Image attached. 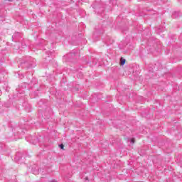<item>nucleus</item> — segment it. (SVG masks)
Segmentation results:
<instances>
[{"label":"nucleus","instance_id":"obj_1","mask_svg":"<svg viewBox=\"0 0 182 182\" xmlns=\"http://www.w3.org/2000/svg\"><path fill=\"white\" fill-rule=\"evenodd\" d=\"M20 66L24 69H26V68H35V66H36V60L30 58L29 60L21 62Z\"/></svg>","mask_w":182,"mask_h":182},{"label":"nucleus","instance_id":"obj_2","mask_svg":"<svg viewBox=\"0 0 182 182\" xmlns=\"http://www.w3.org/2000/svg\"><path fill=\"white\" fill-rule=\"evenodd\" d=\"M68 62H73L76 59V50H73L70 53H68L65 56Z\"/></svg>","mask_w":182,"mask_h":182},{"label":"nucleus","instance_id":"obj_3","mask_svg":"<svg viewBox=\"0 0 182 182\" xmlns=\"http://www.w3.org/2000/svg\"><path fill=\"white\" fill-rule=\"evenodd\" d=\"M180 16H181V13L180 11H174L172 14V18H173V19H177V18H180Z\"/></svg>","mask_w":182,"mask_h":182},{"label":"nucleus","instance_id":"obj_4","mask_svg":"<svg viewBox=\"0 0 182 182\" xmlns=\"http://www.w3.org/2000/svg\"><path fill=\"white\" fill-rule=\"evenodd\" d=\"M30 140H31L30 142L34 145L38 144V141H39V140L35 136H31V139Z\"/></svg>","mask_w":182,"mask_h":182},{"label":"nucleus","instance_id":"obj_5","mask_svg":"<svg viewBox=\"0 0 182 182\" xmlns=\"http://www.w3.org/2000/svg\"><path fill=\"white\" fill-rule=\"evenodd\" d=\"M114 42V39H112V38H110V37H107V38H106V44L107 46L112 45V43H113Z\"/></svg>","mask_w":182,"mask_h":182},{"label":"nucleus","instance_id":"obj_6","mask_svg":"<svg viewBox=\"0 0 182 182\" xmlns=\"http://www.w3.org/2000/svg\"><path fill=\"white\" fill-rule=\"evenodd\" d=\"M21 159H22V154L21 152H18L16 154L15 160H16V161H19V160H21Z\"/></svg>","mask_w":182,"mask_h":182},{"label":"nucleus","instance_id":"obj_7","mask_svg":"<svg viewBox=\"0 0 182 182\" xmlns=\"http://www.w3.org/2000/svg\"><path fill=\"white\" fill-rule=\"evenodd\" d=\"M125 64H126V59H124V58H123V57H122L120 58V65L124 66Z\"/></svg>","mask_w":182,"mask_h":182},{"label":"nucleus","instance_id":"obj_8","mask_svg":"<svg viewBox=\"0 0 182 182\" xmlns=\"http://www.w3.org/2000/svg\"><path fill=\"white\" fill-rule=\"evenodd\" d=\"M18 36H19V33H15L13 36H12V39L14 41V39H15V38H18Z\"/></svg>","mask_w":182,"mask_h":182},{"label":"nucleus","instance_id":"obj_9","mask_svg":"<svg viewBox=\"0 0 182 182\" xmlns=\"http://www.w3.org/2000/svg\"><path fill=\"white\" fill-rule=\"evenodd\" d=\"M59 147L61 150H65V145H63V144H59Z\"/></svg>","mask_w":182,"mask_h":182},{"label":"nucleus","instance_id":"obj_10","mask_svg":"<svg viewBox=\"0 0 182 182\" xmlns=\"http://www.w3.org/2000/svg\"><path fill=\"white\" fill-rule=\"evenodd\" d=\"M21 46H22L23 48H25V46H27L26 43H22Z\"/></svg>","mask_w":182,"mask_h":182},{"label":"nucleus","instance_id":"obj_11","mask_svg":"<svg viewBox=\"0 0 182 182\" xmlns=\"http://www.w3.org/2000/svg\"><path fill=\"white\" fill-rule=\"evenodd\" d=\"M130 142L132 143V144H134V138L131 139H130Z\"/></svg>","mask_w":182,"mask_h":182},{"label":"nucleus","instance_id":"obj_12","mask_svg":"<svg viewBox=\"0 0 182 182\" xmlns=\"http://www.w3.org/2000/svg\"><path fill=\"white\" fill-rule=\"evenodd\" d=\"M156 32H161V28H158V30H156Z\"/></svg>","mask_w":182,"mask_h":182},{"label":"nucleus","instance_id":"obj_13","mask_svg":"<svg viewBox=\"0 0 182 182\" xmlns=\"http://www.w3.org/2000/svg\"><path fill=\"white\" fill-rule=\"evenodd\" d=\"M5 1H9V2H14V0H5Z\"/></svg>","mask_w":182,"mask_h":182},{"label":"nucleus","instance_id":"obj_14","mask_svg":"<svg viewBox=\"0 0 182 182\" xmlns=\"http://www.w3.org/2000/svg\"><path fill=\"white\" fill-rule=\"evenodd\" d=\"M93 8H94V9H97V6H94Z\"/></svg>","mask_w":182,"mask_h":182},{"label":"nucleus","instance_id":"obj_15","mask_svg":"<svg viewBox=\"0 0 182 182\" xmlns=\"http://www.w3.org/2000/svg\"><path fill=\"white\" fill-rule=\"evenodd\" d=\"M47 53H49V51H48Z\"/></svg>","mask_w":182,"mask_h":182}]
</instances>
